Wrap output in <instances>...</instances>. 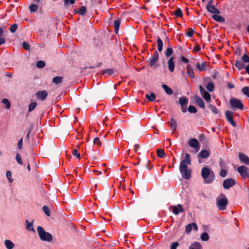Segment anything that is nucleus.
Listing matches in <instances>:
<instances>
[{
    "label": "nucleus",
    "instance_id": "f257e3e1",
    "mask_svg": "<svg viewBox=\"0 0 249 249\" xmlns=\"http://www.w3.org/2000/svg\"><path fill=\"white\" fill-rule=\"evenodd\" d=\"M182 160L179 165V171L183 178L189 179L191 176V170L188 168V165L191 164V156L189 154H181Z\"/></svg>",
    "mask_w": 249,
    "mask_h": 249
},
{
    "label": "nucleus",
    "instance_id": "f03ea898",
    "mask_svg": "<svg viewBox=\"0 0 249 249\" xmlns=\"http://www.w3.org/2000/svg\"><path fill=\"white\" fill-rule=\"evenodd\" d=\"M201 176L206 184L211 183L215 179V175L213 171L207 166L201 169Z\"/></svg>",
    "mask_w": 249,
    "mask_h": 249
},
{
    "label": "nucleus",
    "instance_id": "7ed1b4c3",
    "mask_svg": "<svg viewBox=\"0 0 249 249\" xmlns=\"http://www.w3.org/2000/svg\"><path fill=\"white\" fill-rule=\"evenodd\" d=\"M37 231L40 239L43 241L51 242L53 240V236L51 234L46 232L41 226H38Z\"/></svg>",
    "mask_w": 249,
    "mask_h": 249
},
{
    "label": "nucleus",
    "instance_id": "20e7f679",
    "mask_svg": "<svg viewBox=\"0 0 249 249\" xmlns=\"http://www.w3.org/2000/svg\"><path fill=\"white\" fill-rule=\"evenodd\" d=\"M229 104L231 108L235 110L237 108L242 109L243 108V104L241 101L237 98H231L230 100Z\"/></svg>",
    "mask_w": 249,
    "mask_h": 249
},
{
    "label": "nucleus",
    "instance_id": "39448f33",
    "mask_svg": "<svg viewBox=\"0 0 249 249\" xmlns=\"http://www.w3.org/2000/svg\"><path fill=\"white\" fill-rule=\"evenodd\" d=\"M216 201L217 207L219 210H224L226 209L228 204V199L224 196H223L222 197H217Z\"/></svg>",
    "mask_w": 249,
    "mask_h": 249
},
{
    "label": "nucleus",
    "instance_id": "423d86ee",
    "mask_svg": "<svg viewBox=\"0 0 249 249\" xmlns=\"http://www.w3.org/2000/svg\"><path fill=\"white\" fill-rule=\"evenodd\" d=\"M237 171L243 178H249V170L247 167L244 165L240 166L238 167Z\"/></svg>",
    "mask_w": 249,
    "mask_h": 249
},
{
    "label": "nucleus",
    "instance_id": "0eeeda50",
    "mask_svg": "<svg viewBox=\"0 0 249 249\" xmlns=\"http://www.w3.org/2000/svg\"><path fill=\"white\" fill-rule=\"evenodd\" d=\"M211 154V151L210 149H202L197 154V157L198 158L199 163H201L200 158L206 159L208 158Z\"/></svg>",
    "mask_w": 249,
    "mask_h": 249
},
{
    "label": "nucleus",
    "instance_id": "6e6552de",
    "mask_svg": "<svg viewBox=\"0 0 249 249\" xmlns=\"http://www.w3.org/2000/svg\"><path fill=\"white\" fill-rule=\"evenodd\" d=\"M236 183L235 180L233 178H228L224 180L223 186L225 189H228L234 186Z\"/></svg>",
    "mask_w": 249,
    "mask_h": 249
},
{
    "label": "nucleus",
    "instance_id": "1a4fd4ad",
    "mask_svg": "<svg viewBox=\"0 0 249 249\" xmlns=\"http://www.w3.org/2000/svg\"><path fill=\"white\" fill-rule=\"evenodd\" d=\"M200 92L203 98L208 102H211V95L207 91H206L203 87L200 85L199 87Z\"/></svg>",
    "mask_w": 249,
    "mask_h": 249
},
{
    "label": "nucleus",
    "instance_id": "9d476101",
    "mask_svg": "<svg viewBox=\"0 0 249 249\" xmlns=\"http://www.w3.org/2000/svg\"><path fill=\"white\" fill-rule=\"evenodd\" d=\"M159 53L157 51H155L154 53L151 56L150 58L149 64L150 67L155 66L156 63L159 59Z\"/></svg>",
    "mask_w": 249,
    "mask_h": 249
},
{
    "label": "nucleus",
    "instance_id": "9b49d317",
    "mask_svg": "<svg viewBox=\"0 0 249 249\" xmlns=\"http://www.w3.org/2000/svg\"><path fill=\"white\" fill-rule=\"evenodd\" d=\"M233 113L231 111H227L225 112V116L228 121L233 126H236V124L234 120H233Z\"/></svg>",
    "mask_w": 249,
    "mask_h": 249
},
{
    "label": "nucleus",
    "instance_id": "f8f14e48",
    "mask_svg": "<svg viewBox=\"0 0 249 249\" xmlns=\"http://www.w3.org/2000/svg\"><path fill=\"white\" fill-rule=\"evenodd\" d=\"M213 2V0H211L208 3V4L207 5V10L212 13H214V14H219V13H220L218 9H217L214 6L212 5Z\"/></svg>",
    "mask_w": 249,
    "mask_h": 249
},
{
    "label": "nucleus",
    "instance_id": "ddd939ff",
    "mask_svg": "<svg viewBox=\"0 0 249 249\" xmlns=\"http://www.w3.org/2000/svg\"><path fill=\"white\" fill-rule=\"evenodd\" d=\"M36 95L38 99L44 101L48 96V92L45 90H39L36 92Z\"/></svg>",
    "mask_w": 249,
    "mask_h": 249
},
{
    "label": "nucleus",
    "instance_id": "4468645a",
    "mask_svg": "<svg viewBox=\"0 0 249 249\" xmlns=\"http://www.w3.org/2000/svg\"><path fill=\"white\" fill-rule=\"evenodd\" d=\"M189 144L191 147L196 149V151H198L199 149L200 146L199 142L196 139H191L189 142Z\"/></svg>",
    "mask_w": 249,
    "mask_h": 249
},
{
    "label": "nucleus",
    "instance_id": "2eb2a0df",
    "mask_svg": "<svg viewBox=\"0 0 249 249\" xmlns=\"http://www.w3.org/2000/svg\"><path fill=\"white\" fill-rule=\"evenodd\" d=\"M172 211L174 214L178 215L179 213H182L184 211L181 205L178 204L176 206H173L172 207Z\"/></svg>",
    "mask_w": 249,
    "mask_h": 249
},
{
    "label": "nucleus",
    "instance_id": "dca6fc26",
    "mask_svg": "<svg viewBox=\"0 0 249 249\" xmlns=\"http://www.w3.org/2000/svg\"><path fill=\"white\" fill-rule=\"evenodd\" d=\"M239 159L241 162L246 165L249 164V158L244 154L239 153Z\"/></svg>",
    "mask_w": 249,
    "mask_h": 249
},
{
    "label": "nucleus",
    "instance_id": "f3484780",
    "mask_svg": "<svg viewBox=\"0 0 249 249\" xmlns=\"http://www.w3.org/2000/svg\"><path fill=\"white\" fill-rule=\"evenodd\" d=\"M168 67L169 71L173 72L175 69V63L174 61L173 57H170L167 61Z\"/></svg>",
    "mask_w": 249,
    "mask_h": 249
},
{
    "label": "nucleus",
    "instance_id": "a211bd4d",
    "mask_svg": "<svg viewBox=\"0 0 249 249\" xmlns=\"http://www.w3.org/2000/svg\"><path fill=\"white\" fill-rule=\"evenodd\" d=\"M192 229L195 231H197L198 229L197 225L195 223H191L186 225L185 227V231L187 233H189Z\"/></svg>",
    "mask_w": 249,
    "mask_h": 249
},
{
    "label": "nucleus",
    "instance_id": "6ab92c4d",
    "mask_svg": "<svg viewBox=\"0 0 249 249\" xmlns=\"http://www.w3.org/2000/svg\"><path fill=\"white\" fill-rule=\"evenodd\" d=\"M194 100L195 101L196 103L200 107L202 108H204L205 107V104L204 103V102L200 97H199L197 95L195 96Z\"/></svg>",
    "mask_w": 249,
    "mask_h": 249
},
{
    "label": "nucleus",
    "instance_id": "aec40b11",
    "mask_svg": "<svg viewBox=\"0 0 249 249\" xmlns=\"http://www.w3.org/2000/svg\"><path fill=\"white\" fill-rule=\"evenodd\" d=\"M234 66L236 67L239 70H241L242 69H245L246 66L241 61L239 60H236L235 61Z\"/></svg>",
    "mask_w": 249,
    "mask_h": 249
},
{
    "label": "nucleus",
    "instance_id": "412c9836",
    "mask_svg": "<svg viewBox=\"0 0 249 249\" xmlns=\"http://www.w3.org/2000/svg\"><path fill=\"white\" fill-rule=\"evenodd\" d=\"M189 249H202V247L200 243L195 241L190 245Z\"/></svg>",
    "mask_w": 249,
    "mask_h": 249
},
{
    "label": "nucleus",
    "instance_id": "4be33fe9",
    "mask_svg": "<svg viewBox=\"0 0 249 249\" xmlns=\"http://www.w3.org/2000/svg\"><path fill=\"white\" fill-rule=\"evenodd\" d=\"M4 245L7 249H13L15 247L14 243L8 239L4 241Z\"/></svg>",
    "mask_w": 249,
    "mask_h": 249
},
{
    "label": "nucleus",
    "instance_id": "5701e85b",
    "mask_svg": "<svg viewBox=\"0 0 249 249\" xmlns=\"http://www.w3.org/2000/svg\"><path fill=\"white\" fill-rule=\"evenodd\" d=\"M196 68L199 71H204L206 69V64L205 62H203L200 64L197 62L196 65Z\"/></svg>",
    "mask_w": 249,
    "mask_h": 249
},
{
    "label": "nucleus",
    "instance_id": "b1692460",
    "mask_svg": "<svg viewBox=\"0 0 249 249\" xmlns=\"http://www.w3.org/2000/svg\"><path fill=\"white\" fill-rule=\"evenodd\" d=\"M187 73L190 78H193L195 77L192 67L190 65L187 66Z\"/></svg>",
    "mask_w": 249,
    "mask_h": 249
},
{
    "label": "nucleus",
    "instance_id": "393cba45",
    "mask_svg": "<svg viewBox=\"0 0 249 249\" xmlns=\"http://www.w3.org/2000/svg\"><path fill=\"white\" fill-rule=\"evenodd\" d=\"M168 124L171 127L173 132H175L177 129V123L174 119H171L170 121L168 122Z\"/></svg>",
    "mask_w": 249,
    "mask_h": 249
},
{
    "label": "nucleus",
    "instance_id": "a878e982",
    "mask_svg": "<svg viewBox=\"0 0 249 249\" xmlns=\"http://www.w3.org/2000/svg\"><path fill=\"white\" fill-rule=\"evenodd\" d=\"M188 103V99L184 96L179 98V103L182 106H186Z\"/></svg>",
    "mask_w": 249,
    "mask_h": 249
},
{
    "label": "nucleus",
    "instance_id": "bb28decb",
    "mask_svg": "<svg viewBox=\"0 0 249 249\" xmlns=\"http://www.w3.org/2000/svg\"><path fill=\"white\" fill-rule=\"evenodd\" d=\"M157 48L158 50L160 52H161L163 48V42L162 40L160 38L158 37L157 39Z\"/></svg>",
    "mask_w": 249,
    "mask_h": 249
},
{
    "label": "nucleus",
    "instance_id": "cd10ccee",
    "mask_svg": "<svg viewBox=\"0 0 249 249\" xmlns=\"http://www.w3.org/2000/svg\"><path fill=\"white\" fill-rule=\"evenodd\" d=\"M145 98L149 101H151V102H152V101H155V99H156V95L155 94V93H153V92H151L150 93V94H146L145 95Z\"/></svg>",
    "mask_w": 249,
    "mask_h": 249
},
{
    "label": "nucleus",
    "instance_id": "c85d7f7f",
    "mask_svg": "<svg viewBox=\"0 0 249 249\" xmlns=\"http://www.w3.org/2000/svg\"><path fill=\"white\" fill-rule=\"evenodd\" d=\"M162 87L163 88V89L165 90V92L167 94L171 95L173 94V90L170 88L168 87L166 85L162 84Z\"/></svg>",
    "mask_w": 249,
    "mask_h": 249
},
{
    "label": "nucleus",
    "instance_id": "c756f323",
    "mask_svg": "<svg viewBox=\"0 0 249 249\" xmlns=\"http://www.w3.org/2000/svg\"><path fill=\"white\" fill-rule=\"evenodd\" d=\"M26 228L28 230L35 232V230L33 227V222H29L27 220H26Z\"/></svg>",
    "mask_w": 249,
    "mask_h": 249
},
{
    "label": "nucleus",
    "instance_id": "7c9ffc66",
    "mask_svg": "<svg viewBox=\"0 0 249 249\" xmlns=\"http://www.w3.org/2000/svg\"><path fill=\"white\" fill-rule=\"evenodd\" d=\"M212 18L214 20L217 22H223L225 21V19L223 17L218 15H214L212 16Z\"/></svg>",
    "mask_w": 249,
    "mask_h": 249
},
{
    "label": "nucleus",
    "instance_id": "2f4dec72",
    "mask_svg": "<svg viewBox=\"0 0 249 249\" xmlns=\"http://www.w3.org/2000/svg\"><path fill=\"white\" fill-rule=\"evenodd\" d=\"M63 81V78L61 76H56L53 79V82L58 84L61 83Z\"/></svg>",
    "mask_w": 249,
    "mask_h": 249
},
{
    "label": "nucleus",
    "instance_id": "473e14b6",
    "mask_svg": "<svg viewBox=\"0 0 249 249\" xmlns=\"http://www.w3.org/2000/svg\"><path fill=\"white\" fill-rule=\"evenodd\" d=\"M173 53V49L171 47H168L166 49L165 52V55L166 57H168L170 56Z\"/></svg>",
    "mask_w": 249,
    "mask_h": 249
},
{
    "label": "nucleus",
    "instance_id": "72a5a7b5",
    "mask_svg": "<svg viewBox=\"0 0 249 249\" xmlns=\"http://www.w3.org/2000/svg\"><path fill=\"white\" fill-rule=\"evenodd\" d=\"M120 23V21L118 19L115 20L114 21V26L116 33H117L119 31Z\"/></svg>",
    "mask_w": 249,
    "mask_h": 249
},
{
    "label": "nucleus",
    "instance_id": "f704fd0d",
    "mask_svg": "<svg viewBox=\"0 0 249 249\" xmlns=\"http://www.w3.org/2000/svg\"><path fill=\"white\" fill-rule=\"evenodd\" d=\"M206 88H207V89L210 91V92H212L214 90V84L212 82H209L207 86H206Z\"/></svg>",
    "mask_w": 249,
    "mask_h": 249
},
{
    "label": "nucleus",
    "instance_id": "c9c22d12",
    "mask_svg": "<svg viewBox=\"0 0 249 249\" xmlns=\"http://www.w3.org/2000/svg\"><path fill=\"white\" fill-rule=\"evenodd\" d=\"M2 103L6 105V108L7 109H9L11 107V104L8 99H3L2 101Z\"/></svg>",
    "mask_w": 249,
    "mask_h": 249
},
{
    "label": "nucleus",
    "instance_id": "e433bc0d",
    "mask_svg": "<svg viewBox=\"0 0 249 249\" xmlns=\"http://www.w3.org/2000/svg\"><path fill=\"white\" fill-rule=\"evenodd\" d=\"M200 238L202 241H206L209 239V236L207 232H203L200 236Z\"/></svg>",
    "mask_w": 249,
    "mask_h": 249
},
{
    "label": "nucleus",
    "instance_id": "4c0bfd02",
    "mask_svg": "<svg viewBox=\"0 0 249 249\" xmlns=\"http://www.w3.org/2000/svg\"><path fill=\"white\" fill-rule=\"evenodd\" d=\"M174 14L177 17H181L182 16V12L181 9L177 8L174 12Z\"/></svg>",
    "mask_w": 249,
    "mask_h": 249
},
{
    "label": "nucleus",
    "instance_id": "58836bf2",
    "mask_svg": "<svg viewBox=\"0 0 249 249\" xmlns=\"http://www.w3.org/2000/svg\"><path fill=\"white\" fill-rule=\"evenodd\" d=\"M157 155L159 157L163 158L165 156V153L163 149H157Z\"/></svg>",
    "mask_w": 249,
    "mask_h": 249
},
{
    "label": "nucleus",
    "instance_id": "ea45409f",
    "mask_svg": "<svg viewBox=\"0 0 249 249\" xmlns=\"http://www.w3.org/2000/svg\"><path fill=\"white\" fill-rule=\"evenodd\" d=\"M37 106V103L36 102L31 103L29 106L28 111L29 112L32 111Z\"/></svg>",
    "mask_w": 249,
    "mask_h": 249
},
{
    "label": "nucleus",
    "instance_id": "a19ab883",
    "mask_svg": "<svg viewBox=\"0 0 249 249\" xmlns=\"http://www.w3.org/2000/svg\"><path fill=\"white\" fill-rule=\"evenodd\" d=\"M209 108L211 110L213 113L215 114H218V112L217 108L213 105H210L209 106Z\"/></svg>",
    "mask_w": 249,
    "mask_h": 249
},
{
    "label": "nucleus",
    "instance_id": "79ce46f5",
    "mask_svg": "<svg viewBox=\"0 0 249 249\" xmlns=\"http://www.w3.org/2000/svg\"><path fill=\"white\" fill-rule=\"evenodd\" d=\"M188 110L189 112L192 113H195L197 112L196 107L192 105H191L188 107Z\"/></svg>",
    "mask_w": 249,
    "mask_h": 249
},
{
    "label": "nucleus",
    "instance_id": "37998d69",
    "mask_svg": "<svg viewBox=\"0 0 249 249\" xmlns=\"http://www.w3.org/2000/svg\"><path fill=\"white\" fill-rule=\"evenodd\" d=\"M6 177H7V179L8 180V181L10 183H12L13 182V180L12 178L11 172L10 171H7L6 172Z\"/></svg>",
    "mask_w": 249,
    "mask_h": 249
},
{
    "label": "nucleus",
    "instance_id": "c03bdc74",
    "mask_svg": "<svg viewBox=\"0 0 249 249\" xmlns=\"http://www.w3.org/2000/svg\"><path fill=\"white\" fill-rule=\"evenodd\" d=\"M45 66V63L44 61L40 60L37 62L36 67L38 68H42Z\"/></svg>",
    "mask_w": 249,
    "mask_h": 249
},
{
    "label": "nucleus",
    "instance_id": "a18cd8bd",
    "mask_svg": "<svg viewBox=\"0 0 249 249\" xmlns=\"http://www.w3.org/2000/svg\"><path fill=\"white\" fill-rule=\"evenodd\" d=\"M242 92L246 95L249 97V87H244L242 89Z\"/></svg>",
    "mask_w": 249,
    "mask_h": 249
},
{
    "label": "nucleus",
    "instance_id": "49530a36",
    "mask_svg": "<svg viewBox=\"0 0 249 249\" xmlns=\"http://www.w3.org/2000/svg\"><path fill=\"white\" fill-rule=\"evenodd\" d=\"M86 12V8L85 6H82L80 8L78 13L81 15H84Z\"/></svg>",
    "mask_w": 249,
    "mask_h": 249
},
{
    "label": "nucleus",
    "instance_id": "de8ad7c7",
    "mask_svg": "<svg viewBox=\"0 0 249 249\" xmlns=\"http://www.w3.org/2000/svg\"><path fill=\"white\" fill-rule=\"evenodd\" d=\"M106 73H107L108 75H111L113 74V71L111 69H107L102 71V74H105Z\"/></svg>",
    "mask_w": 249,
    "mask_h": 249
},
{
    "label": "nucleus",
    "instance_id": "09e8293b",
    "mask_svg": "<svg viewBox=\"0 0 249 249\" xmlns=\"http://www.w3.org/2000/svg\"><path fill=\"white\" fill-rule=\"evenodd\" d=\"M227 170H226L224 168L221 169V170L220 172V173H219L220 176L222 178H224L227 176Z\"/></svg>",
    "mask_w": 249,
    "mask_h": 249
},
{
    "label": "nucleus",
    "instance_id": "8fccbe9b",
    "mask_svg": "<svg viewBox=\"0 0 249 249\" xmlns=\"http://www.w3.org/2000/svg\"><path fill=\"white\" fill-rule=\"evenodd\" d=\"M42 210L46 215H47V216L50 215V210L48 208V207H47L46 206H44L42 208Z\"/></svg>",
    "mask_w": 249,
    "mask_h": 249
},
{
    "label": "nucleus",
    "instance_id": "3c124183",
    "mask_svg": "<svg viewBox=\"0 0 249 249\" xmlns=\"http://www.w3.org/2000/svg\"><path fill=\"white\" fill-rule=\"evenodd\" d=\"M23 139L21 138V139H20V140L18 142V148L19 150H21L23 147Z\"/></svg>",
    "mask_w": 249,
    "mask_h": 249
},
{
    "label": "nucleus",
    "instance_id": "603ef678",
    "mask_svg": "<svg viewBox=\"0 0 249 249\" xmlns=\"http://www.w3.org/2000/svg\"><path fill=\"white\" fill-rule=\"evenodd\" d=\"M16 159V160H17V162L18 164H22L21 157L18 153H17Z\"/></svg>",
    "mask_w": 249,
    "mask_h": 249
},
{
    "label": "nucleus",
    "instance_id": "864d4df0",
    "mask_svg": "<svg viewBox=\"0 0 249 249\" xmlns=\"http://www.w3.org/2000/svg\"><path fill=\"white\" fill-rule=\"evenodd\" d=\"M242 60L245 63H249V57L246 54L242 56Z\"/></svg>",
    "mask_w": 249,
    "mask_h": 249
},
{
    "label": "nucleus",
    "instance_id": "5fc2aeb1",
    "mask_svg": "<svg viewBox=\"0 0 249 249\" xmlns=\"http://www.w3.org/2000/svg\"><path fill=\"white\" fill-rule=\"evenodd\" d=\"M37 9V6L35 4H32L29 6V9L31 12H35Z\"/></svg>",
    "mask_w": 249,
    "mask_h": 249
},
{
    "label": "nucleus",
    "instance_id": "6e6d98bb",
    "mask_svg": "<svg viewBox=\"0 0 249 249\" xmlns=\"http://www.w3.org/2000/svg\"><path fill=\"white\" fill-rule=\"evenodd\" d=\"M72 154L73 156L76 157L78 159L80 158V153L77 149H75L72 151Z\"/></svg>",
    "mask_w": 249,
    "mask_h": 249
},
{
    "label": "nucleus",
    "instance_id": "4d7b16f0",
    "mask_svg": "<svg viewBox=\"0 0 249 249\" xmlns=\"http://www.w3.org/2000/svg\"><path fill=\"white\" fill-rule=\"evenodd\" d=\"M179 246V244L177 242H173L170 246V249H177V248Z\"/></svg>",
    "mask_w": 249,
    "mask_h": 249
},
{
    "label": "nucleus",
    "instance_id": "13d9d810",
    "mask_svg": "<svg viewBox=\"0 0 249 249\" xmlns=\"http://www.w3.org/2000/svg\"><path fill=\"white\" fill-rule=\"evenodd\" d=\"M64 5L67 6L69 4H73L75 3V0H64Z\"/></svg>",
    "mask_w": 249,
    "mask_h": 249
},
{
    "label": "nucleus",
    "instance_id": "bf43d9fd",
    "mask_svg": "<svg viewBox=\"0 0 249 249\" xmlns=\"http://www.w3.org/2000/svg\"><path fill=\"white\" fill-rule=\"evenodd\" d=\"M17 28H18L17 24H14L12 25L10 28V32L11 33H15L16 32V31L17 30Z\"/></svg>",
    "mask_w": 249,
    "mask_h": 249
},
{
    "label": "nucleus",
    "instance_id": "052dcab7",
    "mask_svg": "<svg viewBox=\"0 0 249 249\" xmlns=\"http://www.w3.org/2000/svg\"><path fill=\"white\" fill-rule=\"evenodd\" d=\"M194 33V31L192 29H189V31L186 33L187 36L189 37H192Z\"/></svg>",
    "mask_w": 249,
    "mask_h": 249
},
{
    "label": "nucleus",
    "instance_id": "680f3d73",
    "mask_svg": "<svg viewBox=\"0 0 249 249\" xmlns=\"http://www.w3.org/2000/svg\"><path fill=\"white\" fill-rule=\"evenodd\" d=\"M6 31V27L2 26L0 27V37L2 36L4 32Z\"/></svg>",
    "mask_w": 249,
    "mask_h": 249
},
{
    "label": "nucleus",
    "instance_id": "e2e57ef3",
    "mask_svg": "<svg viewBox=\"0 0 249 249\" xmlns=\"http://www.w3.org/2000/svg\"><path fill=\"white\" fill-rule=\"evenodd\" d=\"M23 47L26 50H29L30 49L29 45L26 42L24 41L22 43Z\"/></svg>",
    "mask_w": 249,
    "mask_h": 249
},
{
    "label": "nucleus",
    "instance_id": "0e129e2a",
    "mask_svg": "<svg viewBox=\"0 0 249 249\" xmlns=\"http://www.w3.org/2000/svg\"><path fill=\"white\" fill-rule=\"evenodd\" d=\"M201 50L200 46L199 45H196V46L194 48V51L195 53L198 52Z\"/></svg>",
    "mask_w": 249,
    "mask_h": 249
},
{
    "label": "nucleus",
    "instance_id": "69168bd1",
    "mask_svg": "<svg viewBox=\"0 0 249 249\" xmlns=\"http://www.w3.org/2000/svg\"><path fill=\"white\" fill-rule=\"evenodd\" d=\"M180 59L181 61L184 63H187L189 62V60L182 55L180 56Z\"/></svg>",
    "mask_w": 249,
    "mask_h": 249
},
{
    "label": "nucleus",
    "instance_id": "338daca9",
    "mask_svg": "<svg viewBox=\"0 0 249 249\" xmlns=\"http://www.w3.org/2000/svg\"><path fill=\"white\" fill-rule=\"evenodd\" d=\"M93 143L94 144H97L99 146H100L101 145V142L99 141V138H95L94 140H93Z\"/></svg>",
    "mask_w": 249,
    "mask_h": 249
},
{
    "label": "nucleus",
    "instance_id": "774afa93",
    "mask_svg": "<svg viewBox=\"0 0 249 249\" xmlns=\"http://www.w3.org/2000/svg\"><path fill=\"white\" fill-rule=\"evenodd\" d=\"M219 164L221 169L224 168L225 167V164L222 159L220 160H219Z\"/></svg>",
    "mask_w": 249,
    "mask_h": 249
}]
</instances>
